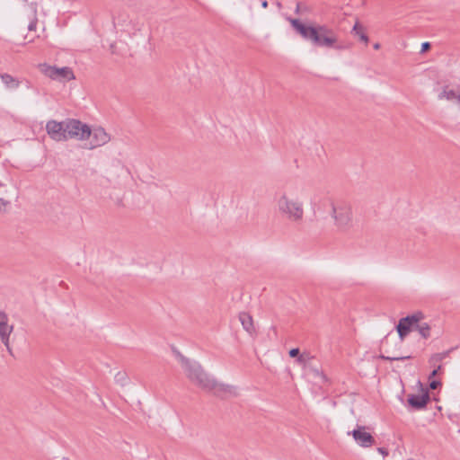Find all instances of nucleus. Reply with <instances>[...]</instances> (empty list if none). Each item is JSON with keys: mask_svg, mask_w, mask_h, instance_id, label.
Instances as JSON below:
<instances>
[{"mask_svg": "<svg viewBox=\"0 0 460 460\" xmlns=\"http://www.w3.org/2000/svg\"><path fill=\"white\" fill-rule=\"evenodd\" d=\"M304 189L298 185H288L275 197L276 208L284 218L300 223L305 217Z\"/></svg>", "mask_w": 460, "mask_h": 460, "instance_id": "nucleus-1", "label": "nucleus"}, {"mask_svg": "<svg viewBox=\"0 0 460 460\" xmlns=\"http://www.w3.org/2000/svg\"><path fill=\"white\" fill-rule=\"evenodd\" d=\"M290 22L303 39L310 41L315 47L339 50L347 48V46L339 42L336 32L325 25H305L297 19H290Z\"/></svg>", "mask_w": 460, "mask_h": 460, "instance_id": "nucleus-2", "label": "nucleus"}, {"mask_svg": "<svg viewBox=\"0 0 460 460\" xmlns=\"http://www.w3.org/2000/svg\"><path fill=\"white\" fill-rule=\"evenodd\" d=\"M330 217L337 233L346 234L354 226V214L351 204L343 199H330Z\"/></svg>", "mask_w": 460, "mask_h": 460, "instance_id": "nucleus-3", "label": "nucleus"}, {"mask_svg": "<svg viewBox=\"0 0 460 460\" xmlns=\"http://www.w3.org/2000/svg\"><path fill=\"white\" fill-rule=\"evenodd\" d=\"M179 359L188 379L196 386L208 392L213 384L214 377L208 374L199 362L190 360L181 354H179Z\"/></svg>", "mask_w": 460, "mask_h": 460, "instance_id": "nucleus-4", "label": "nucleus"}, {"mask_svg": "<svg viewBox=\"0 0 460 460\" xmlns=\"http://www.w3.org/2000/svg\"><path fill=\"white\" fill-rule=\"evenodd\" d=\"M39 70L47 77L58 81H70L75 79L74 73L70 67H57L47 63L40 64Z\"/></svg>", "mask_w": 460, "mask_h": 460, "instance_id": "nucleus-5", "label": "nucleus"}, {"mask_svg": "<svg viewBox=\"0 0 460 460\" xmlns=\"http://www.w3.org/2000/svg\"><path fill=\"white\" fill-rule=\"evenodd\" d=\"M91 128L88 125L77 119H68L66 121V137L68 138H76L84 140L90 137Z\"/></svg>", "mask_w": 460, "mask_h": 460, "instance_id": "nucleus-6", "label": "nucleus"}, {"mask_svg": "<svg viewBox=\"0 0 460 460\" xmlns=\"http://www.w3.org/2000/svg\"><path fill=\"white\" fill-rule=\"evenodd\" d=\"M423 318L424 314L421 312H415L414 314L402 317L399 320L396 330L401 342L403 341L404 338L412 329H415V325L419 322L422 321Z\"/></svg>", "mask_w": 460, "mask_h": 460, "instance_id": "nucleus-7", "label": "nucleus"}, {"mask_svg": "<svg viewBox=\"0 0 460 460\" xmlns=\"http://www.w3.org/2000/svg\"><path fill=\"white\" fill-rule=\"evenodd\" d=\"M212 383L208 392L212 393L220 399L236 397L239 394L238 388L235 385L218 382L216 378H214Z\"/></svg>", "mask_w": 460, "mask_h": 460, "instance_id": "nucleus-8", "label": "nucleus"}, {"mask_svg": "<svg viewBox=\"0 0 460 460\" xmlns=\"http://www.w3.org/2000/svg\"><path fill=\"white\" fill-rule=\"evenodd\" d=\"M348 435H351L356 443L362 447H370L375 445L374 437L367 431L365 426H357L352 431H349Z\"/></svg>", "mask_w": 460, "mask_h": 460, "instance_id": "nucleus-9", "label": "nucleus"}, {"mask_svg": "<svg viewBox=\"0 0 460 460\" xmlns=\"http://www.w3.org/2000/svg\"><path fill=\"white\" fill-rule=\"evenodd\" d=\"M46 131L54 141L60 142L66 140V121L58 122L55 119H50L46 124Z\"/></svg>", "mask_w": 460, "mask_h": 460, "instance_id": "nucleus-10", "label": "nucleus"}, {"mask_svg": "<svg viewBox=\"0 0 460 460\" xmlns=\"http://www.w3.org/2000/svg\"><path fill=\"white\" fill-rule=\"evenodd\" d=\"M90 145L87 148L93 149L98 146H102L110 141V136L105 132L102 128H97L91 130L90 134Z\"/></svg>", "mask_w": 460, "mask_h": 460, "instance_id": "nucleus-11", "label": "nucleus"}, {"mask_svg": "<svg viewBox=\"0 0 460 460\" xmlns=\"http://www.w3.org/2000/svg\"><path fill=\"white\" fill-rule=\"evenodd\" d=\"M421 392L420 394H411L408 398L409 404L417 410L425 408L429 401L428 390L421 387Z\"/></svg>", "mask_w": 460, "mask_h": 460, "instance_id": "nucleus-12", "label": "nucleus"}, {"mask_svg": "<svg viewBox=\"0 0 460 460\" xmlns=\"http://www.w3.org/2000/svg\"><path fill=\"white\" fill-rule=\"evenodd\" d=\"M13 326L8 323V316L5 313L0 311V339L3 343L7 342Z\"/></svg>", "mask_w": 460, "mask_h": 460, "instance_id": "nucleus-13", "label": "nucleus"}, {"mask_svg": "<svg viewBox=\"0 0 460 460\" xmlns=\"http://www.w3.org/2000/svg\"><path fill=\"white\" fill-rule=\"evenodd\" d=\"M25 14L28 19V30L30 31H35L38 18H37V4L36 3H28L25 6Z\"/></svg>", "mask_w": 460, "mask_h": 460, "instance_id": "nucleus-14", "label": "nucleus"}, {"mask_svg": "<svg viewBox=\"0 0 460 460\" xmlns=\"http://www.w3.org/2000/svg\"><path fill=\"white\" fill-rule=\"evenodd\" d=\"M447 357V353L446 352H443V353H436L434 355H432L429 359V362L431 366L434 367V369L433 371L429 374V379H432L433 377H435L438 372L441 370L442 368V366L440 365V362Z\"/></svg>", "mask_w": 460, "mask_h": 460, "instance_id": "nucleus-15", "label": "nucleus"}, {"mask_svg": "<svg viewBox=\"0 0 460 460\" xmlns=\"http://www.w3.org/2000/svg\"><path fill=\"white\" fill-rule=\"evenodd\" d=\"M239 320L243 327V329L250 334H255V328L253 324V320L252 315L249 313L242 312L239 314Z\"/></svg>", "mask_w": 460, "mask_h": 460, "instance_id": "nucleus-16", "label": "nucleus"}, {"mask_svg": "<svg viewBox=\"0 0 460 460\" xmlns=\"http://www.w3.org/2000/svg\"><path fill=\"white\" fill-rule=\"evenodd\" d=\"M2 82L5 84L6 87L11 89H16L20 86V82L9 74L1 75Z\"/></svg>", "mask_w": 460, "mask_h": 460, "instance_id": "nucleus-17", "label": "nucleus"}, {"mask_svg": "<svg viewBox=\"0 0 460 460\" xmlns=\"http://www.w3.org/2000/svg\"><path fill=\"white\" fill-rule=\"evenodd\" d=\"M439 100H447V101H455V100H460V95L456 94V93L454 90H449L445 88L439 94H438Z\"/></svg>", "mask_w": 460, "mask_h": 460, "instance_id": "nucleus-18", "label": "nucleus"}, {"mask_svg": "<svg viewBox=\"0 0 460 460\" xmlns=\"http://www.w3.org/2000/svg\"><path fill=\"white\" fill-rule=\"evenodd\" d=\"M415 330H417L420 335L424 339H428L430 336V327L427 323L419 322L415 325Z\"/></svg>", "mask_w": 460, "mask_h": 460, "instance_id": "nucleus-19", "label": "nucleus"}, {"mask_svg": "<svg viewBox=\"0 0 460 460\" xmlns=\"http://www.w3.org/2000/svg\"><path fill=\"white\" fill-rule=\"evenodd\" d=\"M385 354L380 355V358L388 360V361H400L408 359L411 356H401V355H390V352L387 349H385Z\"/></svg>", "mask_w": 460, "mask_h": 460, "instance_id": "nucleus-20", "label": "nucleus"}, {"mask_svg": "<svg viewBox=\"0 0 460 460\" xmlns=\"http://www.w3.org/2000/svg\"><path fill=\"white\" fill-rule=\"evenodd\" d=\"M353 31L355 32L356 35H358L359 37V39L364 41L365 43H367L368 42V37L367 35L364 32V29L363 27L359 24V22H356L355 25L353 26Z\"/></svg>", "mask_w": 460, "mask_h": 460, "instance_id": "nucleus-21", "label": "nucleus"}, {"mask_svg": "<svg viewBox=\"0 0 460 460\" xmlns=\"http://www.w3.org/2000/svg\"><path fill=\"white\" fill-rule=\"evenodd\" d=\"M289 356L291 358H296V361L299 363V364H303L305 362V358L304 355H300V351H299V349L297 348H295V349H291L288 352Z\"/></svg>", "mask_w": 460, "mask_h": 460, "instance_id": "nucleus-22", "label": "nucleus"}, {"mask_svg": "<svg viewBox=\"0 0 460 460\" xmlns=\"http://www.w3.org/2000/svg\"><path fill=\"white\" fill-rule=\"evenodd\" d=\"M128 376L125 372H118L115 375V382L121 386H124L127 384Z\"/></svg>", "mask_w": 460, "mask_h": 460, "instance_id": "nucleus-23", "label": "nucleus"}, {"mask_svg": "<svg viewBox=\"0 0 460 460\" xmlns=\"http://www.w3.org/2000/svg\"><path fill=\"white\" fill-rule=\"evenodd\" d=\"M314 374L316 377H319L323 382L327 381L326 376L323 373L320 372L319 370L314 369Z\"/></svg>", "mask_w": 460, "mask_h": 460, "instance_id": "nucleus-24", "label": "nucleus"}, {"mask_svg": "<svg viewBox=\"0 0 460 460\" xmlns=\"http://www.w3.org/2000/svg\"><path fill=\"white\" fill-rule=\"evenodd\" d=\"M440 385H441V383H440L439 381L432 380V381L429 383V387H430V389L435 390V389H437Z\"/></svg>", "mask_w": 460, "mask_h": 460, "instance_id": "nucleus-25", "label": "nucleus"}, {"mask_svg": "<svg viewBox=\"0 0 460 460\" xmlns=\"http://www.w3.org/2000/svg\"><path fill=\"white\" fill-rule=\"evenodd\" d=\"M8 204L7 201L4 200L3 199H0V212L5 210V207Z\"/></svg>", "mask_w": 460, "mask_h": 460, "instance_id": "nucleus-26", "label": "nucleus"}, {"mask_svg": "<svg viewBox=\"0 0 460 460\" xmlns=\"http://www.w3.org/2000/svg\"><path fill=\"white\" fill-rule=\"evenodd\" d=\"M430 48V44L429 42H424L421 45V52L427 51Z\"/></svg>", "mask_w": 460, "mask_h": 460, "instance_id": "nucleus-27", "label": "nucleus"}, {"mask_svg": "<svg viewBox=\"0 0 460 460\" xmlns=\"http://www.w3.org/2000/svg\"><path fill=\"white\" fill-rule=\"evenodd\" d=\"M377 451L382 454L384 456H386L388 455V451L384 447H378Z\"/></svg>", "mask_w": 460, "mask_h": 460, "instance_id": "nucleus-28", "label": "nucleus"}, {"mask_svg": "<svg viewBox=\"0 0 460 460\" xmlns=\"http://www.w3.org/2000/svg\"><path fill=\"white\" fill-rule=\"evenodd\" d=\"M4 346L6 347V349H7V351L9 352V354H10V355H12V356H13V350H12V349H11V347H10V344H9V339H7V342H6V343H4Z\"/></svg>", "mask_w": 460, "mask_h": 460, "instance_id": "nucleus-29", "label": "nucleus"}, {"mask_svg": "<svg viewBox=\"0 0 460 460\" xmlns=\"http://www.w3.org/2000/svg\"><path fill=\"white\" fill-rule=\"evenodd\" d=\"M388 341H389V338H388V336H386V337L383 340V341H382V345H383V346L386 345V344L388 343Z\"/></svg>", "mask_w": 460, "mask_h": 460, "instance_id": "nucleus-30", "label": "nucleus"}, {"mask_svg": "<svg viewBox=\"0 0 460 460\" xmlns=\"http://www.w3.org/2000/svg\"><path fill=\"white\" fill-rule=\"evenodd\" d=\"M261 5L264 8H266L268 6V2L267 1H263L261 3Z\"/></svg>", "mask_w": 460, "mask_h": 460, "instance_id": "nucleus-31", "label": "nucleus"}, {"mask_svg": "<svg viewBox=\"0 0 460 460\" xmlns=\"http://www.w3.org/2000/svg\"><path fill=\"white\" fill-rule=\"evenodd\" d=\"M374 49H380V44L379 43H375L374 44Z\"/></svg>", "mask_w": 460, "mask_h": 460, "instance_id": "nucleus-32", "label": "nucleus"}, {"mask_svg": "<svg viewBox=\"0 0 460 460\" xmlns=\"http://www.w3.org/2000/svg\"><path fill=\"white\" fill-rule=\"evenodd\" d=\"M458 102H460V99L459 100H456Z\"/></svg>", "mask_w": 460, "mask_h": 460, "instance_id": "nucleus-33", "label": "nucleus"}]
</instances>
